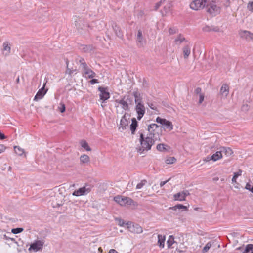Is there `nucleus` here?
Listing matches in <instances>:
<instances>
[{"label":"nucleus","mask_w":253,"mask_h":253,"mask_svg":"<svg viewBox=\"0 0 253 253\" xmlns=\"http://www.w3.org/2000/svg\"><path fill=\"white\" fill-rule=\"evenodd\" d=\"M159 127V126L156 124H151L148 126V130L150 133L149 136L144 138L143 134L142 133L140 134V142L141 146L140 150H142L143 151L151 149L152 146L156 140L155 131Z\"/></svg>","instance_id":"obj_1"},{"label":"nucleus","mask_w":253,"mask_h":253,"mask_svg":"<svg viewBox=\"0 0 253 253\" xmlns=\"http://www.w3.org/2000/svg\"><path fill=\"white\" fill-rule=\"evenodd\" d=\"M114 200L122 206L127 207L133 206L136 207L138 206L136 202L128 197L117 195L114 197Z\"/></svg>","instance_id":"obj_2"},{"label":"nucleus","mask_w":253,"mask_h":253,"mask_svg":"<svg viewBox=\"0 0 253 253\" xmlns=\"http://www.w3.org/2000/svg\"><path fill=\"white\" fill-rule=\"evenodd\" d=\"M210 0H194L190 4V8L194 10L203 9L206 5H208Z\"/></svg>","instance_id":"obj_3"},{"label":"nucleus","mask_w":253,"mask_h":253,"mask_svg":"<svg viewBox=\"0 0 253 253\" xmlns=\"http://www.w3.org/2000/svg\"><path fill=\"white\" fill-rule=\"evenodd\" d=\"M207 7V11L212 16H215L220 13V8L215 4V3L210 0V2Z\"/></svg>","instance_id":"obj_4"},{"label":"nucleus","mask_w":253,"mask_h":253,"mask_svg":"<svg viewBox=\"0 0 253 253\" xmlns=\"http://www.w3.org/2000/svg\"><path fill=\"white\" fill-rule=\"evenodd\" d=\"M92 186L90 185H85V186L75 190L72 195L75 196H80L86 195L91 191Z\"/></svg>","instance_id":"obj_5"},{"label":"nucleus","mask_w":253,"mask_h":253,"mask_svg":"<svg viewBox=\"0 0 253 253\" xmlns=\"http://www.w3.org/2000/svg\"><path fill=\"white\" fill-rule=\"evenodd\" d=\"M135 110L138 115L137 119L140 120L145 113V108L142 102L136 104Z\"/></svg>","instance_id":"obj_6"},{"label":"nucleus","mask_w":253,"mask_h":253,"mask_svg":"<svg viewBox=\"0 0 253 253\" xmlns=\"http://www.w3.org/2000/svg\"><path fill=\"white\" fill-rule=\"evenodd\" d=\"M43 242L41 240H36L32 243L29 248V251H33L37 252L42 249L43 247Z\"/></svg>","instance_id":"obj_7"},{"label":"nucleus","mask_w":253,"mask_h":253,"mask_svg":"<svg viewBox=\"0 0 253 253\" xmlns=\"http://www.w3.org/2000/svg\"><path fill=\"white\" fill-rule=\"evenodd\" d=\"M82 70L83 76L86 78L92 79L96 75L95 73L91 70L87 65L82 68Z\"/></svg>","instance_id":"obj_8"},{"label":"nucleus","mask_w":253,"mask_h":253,"mask_svg":"<svg viewBox=\"0 0 253 253\" xmlns=\"http://www.w3.org/2000/svg\"><path fill=\"white\" fill-rule=\"evenodd\" d=\"M98 89L100 92L99 94L100 99L103 102L105 101L110 98V94L106 90V88L99 86Z\"/></svg>","instance_id":"obj_9"},{"label":"nucleus","mask_w":253,"mask_h":253,"mask_svg":"<svg viewBox=\"0 0 253 253\" xmlns=\"http://www.w3.org/2000/svg\"><path fill=\"white\" fill-rule=\"evenodd\" d=\"M126 224L128 228H130V231L132 232L139 234L143 231L142 228L138 224L133 225L132 227L130 226L131 223L129 222H128Z\"/></svg>","instance_id":"obj_10"},{"label":"nucleus","mask_w":253,"mask_h":253,"mask_svg":"<svg viewBox=\"0 0 253 253\" xmlns=\"http://www.w3.org/2000/svg\"><path fill=\"white\" fill-rule=\"evenodd\" d=\"M75 23L76 27L79 31L83 30L87 26V23L81 18H79L78 19L76 20Z\"/></svg>","instance_id":"obj_11"},{"label":"nucleus","mask_w":253,"mask_h":253,"mask_svg":"<svg viewBox=\"0 0 253 253\" xmlns=\"http://www.w3.org/2000/svg\"><path fill=\"white\" fill-rule=\"evenodd\" d=\"M45 84L43 86L38 90L36 95L34 97V100L38 101L41 99L43 97L44 95L46 94L47 90L44 89Z\"/></svg>","instance_id":"obj_12"},{"label":"nucleus","mask_w":253,"mask_h":253,"mask_svg":"<svg viewBox=\"0 0 253 253\" xmlns=\"http://www.w3.org/2000/svg\"><path fill=\"white\" fill-rule=\"evenodd\" d=\"M137 45L138 47H142L144 46L145 41H144L142 31L140 30L138 31L136 39Z\"/></svg>","instance_id":"obj_13"},{"label":"nucleus","mask_w":253,"mask_h":253,"mask_svg":"<svg viewBox=\"0 0 253 253\" xmlns=\"http://www.w3.org/2000/svg\"><path fill=\"white\" fill-rule=\"evenodd\" d=\"M126 114L122 117L120 121V126L119 129L120 131H123L126 129V127L128 126V121L126 118Z\"/></svg>","instance_id":"obj_14"},{"label":"nucleus","mask_w":253,"mask_h":253,"mask_svg":"<svg viewBox=\"0 0 253 253\" xmlns=\"http://www.w3.org/2000/svg\"><path fill=\"white\" fill-rule=\"evenodd\" d=\"M11 51V47L8 42H5L3 43V54L5 56H8Z\"/></svg>","instance_id":"obj_15"},{"label":"nucleus","mask_w":253,"mask_h":253,"mask_svg":"<svg viewBox=\"0 0 253 253\" xmlns=\"http://www.w3.org/2000/svg\"><path fill=\"white\" fill-rule=\"evenodd\" d=\"M187 41L185 38L184 36L181 34H179L175 38L174 42L176 45H180L182 43L185 42H187Z\"/></svg>","instance_id":"obj_16"},{"label":"nucleus","mask_w":253,"mask_h":253,"mask_svg":"<svg viewBox=\"0 0 253 253\" xmlns=\"http://www.w3.org/2000/svg\"><path fill=\"white\" fill-rule=\"evenodd\" d=\"M222 155L224 154L226 156H230L233 154L232 150L229 147H223L220 149Z\"/></svg>","instance_id":"obj_17"},{"label":"nucleus","mask_w":253,"mask_h":253,"mask_svg":"<svg viewBox=\"0 0 253 253\" xmlns=\"http://www.w3.org/2000/svg\"><path fill=\"white\" fill-rule=\"evenodd\" d=\"M116 102L120 104L122 106V108L125 110H128L129 106L128 103L123 98L120 100H116Z\"/></svg>","instance_id":"obj_18"},{"label":"nucleus","mask_w":253,"mask_h":253,"mask_svg":"<svg viewBox=\"0 0 253 253\" xmlns=\"http://www.w3.org/2000/svg\"><path fill=\"white\" fill-rule=\"evenodd\" d=\"M113 28L116 35L118 37L122 38L123 37V34L121 31L120 28L118 25H117L116 24H114L113 25Z\"/></svg>","instance_id":"obj_19"},{"label":"nucleus","mask_w":253,"mask_h":253,"mask_svg":"<svg viewBox=\"0 0 253 253\" xmlns=\"http://www.w3.org/2000/svg\"><path fill=\"white\" fill-rule=\"evenodd\" d=\"M158 244L161 248H163L165 245V241L166 240L165 236L159 234L158 235Z\"/></svg>","instance_id":"obj_20"},{"label":"nucleus","mask_w":253,"mask_h":253,"mask_svg":"<svg viewBox=\"0 0 253 253\" xmlns=\"http://www.w3.org/2000/svg\"><path fill=\"white\" fill-rule=\"evenodd\" d=\"M132 123L130 125V130L131 131V133L132 134H134L135 130L136 129V127L137 126V122L135 118H133L131 119Z\"/></svg>","instance_id":"obj_21"},{"label":"nucleus","mask_w":253,"mask_h":253,"mask_svg":"<svg viewBox=\"0 0 253 253\" xmlns=\"http://www.w3.org/2000/svg\"><path fill=\"white\" fill-rule=\"evenodd\" d=\"M220 92L221 94L224 96H227L229 93V87L227 84L222 85Z\"/></svg>","instance_id":"obj_22"},{"label":"nucleus","mask_w":253,"mask_h":253,"mask_svg":"<svg viewBox=\"0 0 253 253\" xmlns=\"http://www.w3.org/2000/svg\"><path fill=\"white\" fill-rule=\"evenodd\" d=\"M222 155L221 152L220 150L218 151H217L215 153L211 156V158L212 161L213 162L216 161L221 158H222Z\"/></svg>","instance_id":"obj_23"},{"label":"nucleus","mask_w":253,"mask_h":253,"mask_svg":"<svg viewBox=\"0 0 253 253\" xmlns=\"http://www.w3.org/2000/svg\"><path fill=\"white\" fill-rule=\"evenodd\" d=\"M94 49V47L92 45H84L81 49L84 52L90 53L93 51Z\"/></svg>","instance_id":"obj_24"},{"label":"nucleus","mask_w":253,"mask_h":253,"mask_svg":"<svg viewBox=\"0 0 253 253\" xmlns=\"http://www.w3.org/2000/svg\"><path fill=\"white\" fill-rule=\"evenodd\" d=\"M133 95L135 98V102L136 104L142 102V98L140 93L138 92L134 91L133 92Z\"/></svg>","instance_id":"obj_25"},{"label":"nucleus","mask_w":253,"mask_h":253,"mask_svg":"<svg viewBox=\"0 0 253 253\" xmlns=\"http://www.w3.org/2000/svg\"><path fill=\"white\" fill-rule=\"evenodd\" d=\"M202 30L205 32H210L211 31H218L219 28L217 27L206 25L202 28Z\"/></svg>","instance_id":"obj_26"},{"label":"nucleus","mask_w":253,"mask_h":253,"mask_svg":"<svg viewBox=\"0 0 253 253\" xmlns=\"http://www.w3.org/2000/svg\"><path fill=\"white\" fill-rule=\"evenodd\" d=\"M183 52L184 58H187L191 52L190 47L188 45L185 46L183 48Z\"/></svg>","instance_id":"obj_27"},{"label":"nucleus","mask_w":253,"mask_h":253,"mask_svg":"<svg viewBox=\"0 0 253 253\" xmlns=\"http://www.w3.org/2000/svg\"><path fill=\"white\" fill-rule=\"evenodd\" d=\"M241 36L247 39H253V34L247 31H244L241 33Z\"/></svg>","instance_id":"obj_28"},{"label":"nucleus","mask_w":253,"mask_h":253,"mask_svg":"<svg viewBox=\"0 0 253 253\" xmlns=\"http://www.w3.org/2000/svg\"><path fill=\"white\" fill-rule=\"evenodd\" d=\"M174 200L176 201H184L185 200L184 197L183 195V194L181 192L177 193L173 195Z\"/></svg>","instance_id":"obj_29"},{"label":"nucleus","mask_w":253,"mask_h":253,"mask_svg":"<svg viewBox=\"0 0 253 253\" xmlns=\"http://www.w3.org/2000/svg\"><path fill=\"white\" fill-rule=\"evenodd\" d=\"M80 144H81V146H82V147L84 148L86 151H91V148L88 146V144L86 142V141L84 140H81L80 142Z\"/></svg>","instance_id":"obj_30"},{"label":"nucleus","mask_w":253,"mask_h":253,"mask_svg":"<svg viewBox=\"0 0 253 253\" xmlns=\"http://www.w3.org/2000/svg\"><path fill=\"white\" fill-rule=\"evenodd\" d=\"M80 161L82 163H87L89 161V157L88 155L83 154L80 157Z\"/></svg>","instance_id":"obj_31"},{"label":"nucleus","mask_w":253,"mask_h":253,"mask_svg":"<svg viewBox=\"0 0 253 253\" xmlns=\"http://www.w3.org/2000/svg\"><path fill=\"white\" fill-rule=\"evenodd\" d=\"M243 253H253V244H248Z\"/></svg>","instance_id":"obj_32"},{"label":"nucleus","mask_w":253,"mask_h":253,"mask_svg":"<svg viewBox=\"0 0 253 253\" xmlns=\"http://www.w3.org/2000/svg\"><path fill=\"white\" fill-rule=\"evenodd\" d=\"M174 237L172 235H170L167 240V243L168 248H171V246L174 244Z\"/></svg>","instance_id":"obj_33"},{"label":"nucleus","mask_w":253,"mask_h":253,"mask_svg":"<svg viewBox=\"0 0 253 253\" xmlns=\"http://www.w3.org/2000/svg\"><path fill=\"white\" fill-rule=\"evenodd\" d=\"M242 173V171L241 169H239L238 171L236 172H234V176L232 179V183H236V179L237 177L240 175H241Z\"/></svg>","instance_id":"obj_34"},{"label":"nucleus","mask_w":253,"mask_h":253,"mask_svg":"<svg viewBox=\"0 0 253 253\" xmlns=\"http://www.w3.org/2000/svg\"><path fill=\"white\" fill-rule=\"evenodd\" d=\"M170 209L173 210H176L177 209H183L184 210H187V207L182 204H177L172 207L170 208Z\"/></svg>","instance_id":"obj_35"},{"label":"nucleus","mask_w":253,"mask_h":253,"mask_svg":"<svg viewBox=\"0 0 253 253\" xmlns=\"http://www.w3.org/2000/svg\"><path fill=\"white\" fill-rule=\"evenodd\" d=\"M163 125L165 126V127L169 129V130L173 129V125L172 123L168 120H166Z\"/></svg>","instance_id":"obj_36"},{"label":"nucleus","mask_w":253,"mask_h":253,"mask_svg":"<svg viewBox=\"0 0 253 253\" xmlns=\"http://www.w3.org/2000/svg\"><path fill=\"white\" fill-rule=\"evenodd\" d=\"M14 149L15 152L19 156H21L24 153V150L19 146H15Z\"/></svg>","instance_id":"obj_37"},{"label":"nucleus","mask_w":253,"mask_h":253,"mask_svg":"<svg viewBox=\"0 0 253 253\" xmlns=\"http://www.w3.org/2000/svg\"><path fill=\"white\" fill-rule=\"evenodd\" d=\"M166 145L164 144H159L157 146V149L161 152L166 151L167 150Z\"/></svg>","instance_id":"obj_38"},{"label":"nucleus","mask_w":253,"mask_h":253,"mask_svg":"<svg viewBox=\"0 0 253 253\" xmlns=\"http://www.w3.org/2000/svg\"><path fill=\"white\" fill-rule=\"evenodd\" d=\"M176 161V159L173 157H170L166 160V163L168 164H171Z\"/></svg>","instance_id":"obj_39"},{"label":"nucleus","mask_w":253,"mask_h":253,"mask_svg":"<svg viewBox=\"0 0 253 253\" xmlns=\"http://www.w3.org/2000/svg\"><path fill=\"white\" fill-rule=\"evenodd\" d=\"M79 62L80 63V66L82 67V68H84L85 66H87L86 62L84 60L83 58H80L79 59Z\"/></svg>","instance_id":"obj_40"},{"label":"nucleus","mask_w":253,"mask_h":253,"mask_svg":"<svg viewBox=\"0 0 253 253\" xmlns=\"http://www.w3.org/2000/svg\"><path fill=\"white\" fill-rule=\"evenodd\" d=\"M23 231V229L22 228H16L12 229L11 230V232L12 233L16 234L20 233L21 232H22Z\"/></svg>","instance_id":"obj_41"},{"label":"nucleus","mask_w":253,"mask_h":253,"mask_svg":"<svg viewBox=\"0 0 253 253\" xmlns=\"http://www.w3.org/2000/svg\"><path fill=\"white\" fill-rule=\"evenodd\" d=\"M147 181L146 180H142L140 183L137 184L136 185V189H139L143 187V186L146 184Z\"/></svg>","instance_id":"obj_42"},{"label":"nucleus","mask_w":253,"mask_h":253,"mask_svg":"<svg viewBox=\"0 0 253 253\" xmlns=\"http://www.w3.org/2000/svg\"><path fill=\"white\" fill-rule=\"evenodd\" d=\"M178 32V29L175 27L170 28L169 30V33L170 35H173Z\"/></svg>","instance_id":"obj_43"},{"label":"nucleus","mask_w":253,"mask_h":253,"mask_svg":"<svg viewBox=\"0 0 253 253\" xmlns=\"http://www.w3.org/2000/svg\"><path fill=\"white\" fill-rule=\"evenodd\" d=\"M115 221H117L118 222V224L120 226H124V225L125 224V223L124 221V220L121 219V218H116L115 219Z\"/></svg>","instance_id":"obj_44"},{"label":"nucleus","mask_w":253,"mask_h":253,"mask_svg":"<svg viewBox=\"0 0 253 253\" xmlns=\"http://www.w3.org/2000/svg\"><path fill=\"white\" fill-rule=\"evenodd\" d=\"M211 244L210 243V242H208L205 246V247H204V248L203 249V253H205V252H207L209 250V249L210 248V247H211Z\"/></svg>","instance_id":"obj_45"},{"label":"nucleus","mask_w":253,"mask_h":253,"mask_svg":"<svg viewBox=\"0 0 253 253\" xmlns=\"http://www.w3.org/2000/svg\"><path fill=\"white\" fill-rule=\"evenodd\" d=\"M166 120V119H162L159 117H158L156 118V121L158 123H160V124H162L163 125Z\"/></svg>","instance_id":"obj_46"},{"label":"nucleus","mask_w":253,"mask_h":253,"mask_svg":"<svg viewBox=\"0 0 253 253\" xmlns=\"http://www.w3.org/2000/svg\"><path fill=\"white\" fill-rule=\"evenodd\" d=\"M58 109L61 113H63L65 111V105L63 103H60Z\"/></svg>","instance_id":"obj_47"},{"label":"nucleus","mask_w":253,"mask_h":253,"mask_svg":"<svg viewBox=\"0 0 253 253\" xmlns=\"http://www.w3.org/2000/svg\"><path fill=\"white\" fill-rule=\"evenodd\" d=\"M247 8L250 11L253 12V1L248 3Z\"/></svg>","instance_id":"obj_48"},{"label":"nucleus","mask_w":253,"mask_h":253,"mask_svg":"<svg viewBox=\"0 0 253 253\" xmlns=\"http://www.w3.org/2000/svg\"><path fill=\"white\" fill-rule=\"evenodd\" d=\"M201 91L202 90L200 87H197L194 90V93L196 94L200 95V94H202Z\"/></svg>","instance_id":"obj_49"},{"label":"nucleus","mask_w":253,"mask_h":253,"mask_svg":"<svg viewBox=\"0 0 253 253\" xmlns=\"http://www.w3.org/2000/svg\"><path fill=\"white\" fill-rule=\"evenodd\" d=\"M204 99V94H200L199 95V103L201 104L203 101Z\"/></svg>","instance_id":"obj_50"},{"label":"nucleus","mask_w":253,"mask_h":253,"mask_svg":"<svg viewBox=\"0 0 253 253\" xmlns=\"http://www.w3.org/2000/svg\"><path fill=\"white\" fill-rule=\"evenodd\" d=\"M170 6H171V4H170V3H169L168 5L165 6L164 7V9L165 11V12H168L169 10Z\"/></svg>","instance_id":"obj_51"},{"label":"nucleus","mask_w":253,"mask_h":253,"mask_svg":"<svg viewBox=\"0 0 253 253\" xmlns=\"http://www.w3.org/2000/svg\"><path fill=\"white\" fill-rule=\"evenodd\" d=\"M148 105L151 109L153 110H156V107L152 103H148Z\"/></svg>","instance_id":"obj_52"},{"label":"nucleus","mask_w":253,"mask_h":253,"mask_svg":"<svg viewBox=\"0 0 253 253\" xmlns=\"http://www.w3.org/2000/svg\"><path fill=\"white\" fill-rule=\"evenodd\" d=\"M6 147L2 144L0 145V154L5 151Z\"/></svg>","instance_id":"obj_53"},{"label":"nucleus","mask_w":253,"mask_h":253,"mask_svg":"<svg viewBox=\"0 0 253 253\" xmlns=\"http://www.w3.org/2000/svg\"><path fill=\"white\" fill-rule=\"evenodd\" d=\"M183 195L184 197V199H185L186 196L189 195V192L188 190H184L182 192Z\"/></svg>","instance_id":"obj_54"},{"label":"nucleus","mask_w":253,"mask_h":253,"mask_svg":"<svg viewBox=\"0 0 253 253\" xmlns=\"http://www.w3.org/2000/svg\"><path fill=\"white\" fill-rule=\"evenodd\" d=\"M90 83L91 84H95L98 83V81L97 79H93L90 81Z\"/></svg>","instance_id":"obj_55"},{"label":"nucleus","mask_w":253,"mask_h":253,"mask_svg":"<svg viewBox=\"0 0 253 253\" xmlns=\"http://www.w3.org/2000/svg\"><path fill=\"white\" fill-rule=\"evenodd\" d=\"M170 178H169L168 180L165 181H161L160 186L161 187H162L165 184H166L168 181L170 180Z\"/></svg>","instance_id":"obj_56"},{"label":"nucleus","mask_w":253,"mask_h":253,"mask_svg":"<svg viewBox=\"0 0 253 253\" xmlns=\"http://www.w3.org/2000/svg\"><path fill=\"white\" fill-rule=\"evenodd\" d=\"M252 186H252L249 183H247L246 184L245 188L250 191V189L252 188Z\"/></svg>","instance_id":"obj_57"},{"label":"nucleus","mask_w":253,"mask_h":253,"mask_svg":"<svg viewBox=\"0 0 253 253\" xmlns=\"http://www.w3.org/2000/svg\"><path fill=\"white\" fill-rule=\"evenodd\" d=\"M161 5L162 4L159 2L157 3L155 6V10H157L161 6Z\"/></svg>","instance_id":"obj_58"},{"label":"nucleus","mask_w":253,"mask_h":253,"mask_svg":"<svg viewBox=\"0 0 253 253\" xmlns=\"http://www.w3.org/2000/svg\"><path fill=\"white\" fill-rule=\"evenodd\" d=\"M211 160H212V159L211 158V156H210V155L207 156L205 159V161H206V162H209Z\"/></svg>","instance_id":"obj_59"},{"label":"nucleus","mask_w":253,"mask_h":253,"mask_svg":"<svg viewBox=\"0 0 253 253\" xmlns=\"http://www.w3.org/2000/svg\"><path fill=\"white\" fill-rule=\"evenodd\" d=\"M5 138V136L4 134L0 131V139L3 140Z\"/></svg>","instance_id":"obj_60"},{"label":"nucleus","mask_w":253,"mask_h":253,"mask_svg":"<svg viewBox=\"0 0 253 253\" xmlns=\"http://www.w3.org/2000/svg\"><path fill=\"white\" fill-rule=\"evenodd\" d=\"M62 205V203H56V204H53L52 206L54 208H56V207H60V206H61Z\"/></svg>","instance_id":"obj_61"},{"label":"nucleus","mask_w":253,"mask_h":253,"mask_svg":"<svg viewBox=\"0 0 253 253\" xmlns=\"http://www.w3.org/2000/svg\"><path fill=\"white\" fill-rule=\"evenodd\" d=\"M109 253H118V252L115 249H111L109 251Z\"/></svg>","instance_id":"obj_62"},{"label":"nucleus","mask_w":253,"mask_h":253,"mask_svg":"<svg viewBox=\"0 0 253 253\" xmlns=\"http://www.w3.org/2000/svg\"><path fill=\"white\" fill-rule=\"evenodd\" d=\"M67 73L69 74L70 75L72 74L73 73V70H71L69 68H67Z\"/></svg>","instance_id":"obj_63"},{"label":"nucleus","mask_w":253,"mask_h":253,"mask_svg":"<svg viewBox=\"0 0 253 253\" xmlns=\"http://www.w3.org/2000/svg\"><path fill=\"white\" fill-rule=\"evenodd\" d=\"M4 238L6 239V240L10 239L11 241H14V239L13 238H8L5 234L4 235Z\"/></svg>","instance_id":"obj_64"}]
</instances>
